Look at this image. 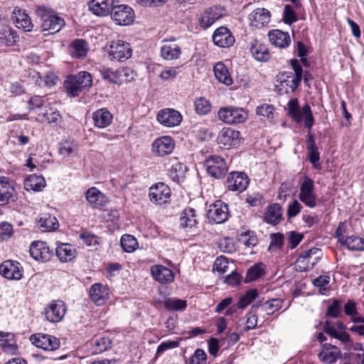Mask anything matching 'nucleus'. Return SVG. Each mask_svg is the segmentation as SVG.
I'll list each match as a JSON object with an SVG mask.
<instances>
[{"label":"nucleus","instance_id":"obj_58","mask_svg":"<svg viewBox=\"0 0 364 364\" xmlns=\"http://www.w3.org/2000/svg\"><path fill=\"white\" fill-rule=\"evenodd\" d=\"M207 355L200 348L195 350L194 354L189 359V364H205Z\"/></svg>","mask_w":364,"mask_h":364},{"label":"nucleus","instance_id":"obj_27","mask_svg":"<svg viewBox=\"0 0 364 364\" xmlns=\"http://www.w3.org/2000/svg\"><path fill=\"white\" fill-rule=\"evenodd\" d=\"M296 77H294L292 72H284L278 77L280 82V90L284 89L287 93L294 92L298 87L300 82Z\"/></svg>","mask_w":364,"mask_h":364},{"label":"nucleus","instance_id":"obj_24","mask_svg":"<svg viewBox=\"0 0 364 364\" xmlns=\"http://www.w3.org/2000/svg\"><path fill=\"white\" fill-rule=\"evenodd\" d=\"M152 277L161 284H167L173 281L174 274L173 272L161 264L154 265L151 268Z\"/></svg>","mask_w":364,"mask_h":364},{"label":"nucleus","instance_id":"obj_56","mask_svg":"<svg viewBox=\"0 0 364 364\" xmlns=\"http://www.w3.org/2000/svg\"><path fill=\"white\" fill-rule=\"evenodd\" d=\"M330 282V277L327 275H321L313 281V284L319 288V291L321 294H324L328 288L326 286Z\"/></svg>","mask_w":364,"mask_h":364},{"label":"nucleus","instance_id":"obj_41","mask_svg":"<svg viewBox=\"0 0 364 364\" xmlns=\"http://www.w3.org/2000/svg\"><path fill=\"white\" fill-rule=\"evenodd\" d=\"M40 228L43 231H53L58 228L57 218L50 214H43L38 220Z\"/></svg>","mask_w":364,"mask_h":364},{"label":"nucleus","instance_id":"obj_14","mask_svg":"<svg viewBox=\"0 0 364 364\" xmlns=\"http://www.w3.org/2000/svg\"><path fill=\"white\" fill-rule=\"evenodd\" d=\"M240 132L230 127H225L219 133L218 142L228 148L237 146L240 144Z\"/></svg>","mask_w":364,"mask_h":364},{"label":"nucleus","instance_id":"obj_48","mask_svg":"<svg viewBox=\"0 0 364 364\" xmlns=\"http://www.w3.org/2000/svg\"><path fill=\"white\" fill-rule=\"evenodd\" d=\"M264 268L262 264H255L252 266L247 272L246 282L255 281L264 274Z\"/></svg>","mask_w":364,"mask_h":364},{"label":"nucleus","instance_id":"obj_33","mask_svg":"<svg viewBox=\"0 0 364 364\" xmlns=\"http://www.w3.org/2000/svg\"><path fill=\"white\" fill-rule=\"evenodd\" d=\"M214 75L216 79L226 85H230L232 84V78L229 73L228 68L222 62L217 63L213 68Z\"/></svg>","mask_w":364,"mask_h":364},{"label":"nucleus","instance_id":"obj_23","mask_svg":"<svg viewBox=\"0 0 364 364\" xmlns=\"http://www.w3.org/2000/svg\"><path fill=\"white\" fill-rule=\"evenodd\" d=\"M46 318L52 323L60 321L65 314V308L63 302L51 303L45 309Z\"/></svg>","mask_w":364,"mask_h":364},{"label":"nucleus","instance_id":"obj_39","mask_svg":"<svg viewBox=\"0 0 364 364\" xmlns=\"http://www.w3.org/2000/svg\"><path fill=\"white\" fill-rule=\"evenodd\" d=\"M70 55L76 58L85 57L87 53V45L82 39L75 40L69 48Z\"/></svg>","mask_w":364,"mask_h":364},{"label":"nucleus","instance_id":"obj_8","mask_svg":"<svg viewBox=\"0 0 364 364\" xmlns=\"http://www.w3.org/2000/svg\"><path fill=\"white\" fill-rule=\"evenodd\" d=\"M132 50L129 43L123 40H117L112 42L109 54L112 59L124 61L132 55Z\"/></svg>","mask_w":364,"mask_h":364},{"label":"nucleus","instance_id":"obj_7","mask_svg":"<svg viewBox=\"0 0 364 364\" xmlns=\"http://www.w3.org/2000/svg\"><path fill=\"white\" fill-rule=\"evenodd\" d=\"M112 18L119 26H128L133 23L135 15L133 9L124 4L114 5L112 9Z\"/></svg>","mask_w":364,"mask_h":364},{"label":"nucleus","instance_id":"obj_51","mask_svg":"<svg viewBox=\"0 0 364 364\" xmlns=\"http://www.w3.org/2000/svg\"><path fill=\"white\" fill-rule=\"evenodd\" d=\"M257 296V291L256 289L248 290L242 296L240 297L237 304L238 309H244L249 305Z\"/></svg>","mask_w":364,"mask_h":364},{"label":"nucleus","instance_id":"obj_1","mask_svg":"<svg viewBox=\"0 0 364 364\" xmlns=\"http://www.w3.org/2000/svg\"><path fill=\"white\" fill-rule=\"evenodd\" d=\"M92 85V76L86 71L68 76L64 82L65 88L71 97L78 96L80 92L89 89Z\"/></svg>","mask_w":364,"mask_h":364},{"label":"nucleus","instance_id":"obj_9","mask_svg":"<svg viewBox=\"0 0 364 364\" xmlns=\"http://www.w3.org/2000/svg\"><path fill=\"white\" fill-rule=\"evenodd\" d=\"M250 180L248 176L242 172H231L227 178V188L231 191L242 192L248 187Z\"/></svg>","mask_w":364,"mask_h":364},{"label":"nucleus","instance_id":"obj_63","mask_svg":"<svg viewBox=\"0 0 364 364\" xmlns=\"http://www.w3.org/2000/svg\"><path fill=\"white\" fill-rule=\"evenodd\" d=\"M13 233L12 225L6 222L0 223V240H5L9 238Z\"/></svg>","mask_w":364,"mask_h":364},{"label":"nucleus","instance_id":"obj_44","mask_svg":"<svg viewBox=\"0 0 364 364\" xmlns=\"http://www.w3.org/2000/svg\"><path fill=\"white\" fill-rule=\"evenodd\" d=\"M18 38L16 31L10 28H5L0 31V43L12 46L16 42Z\"/></svg>","mask_w":364,"mask_h":364},{"label":"nucleus","instance_id":"obj_34","mask_svg":"<svg viewBox=\"0 0 364 364\" xmlns=\"http://www.w3.org/2000/svg\"><path fill=\"white\" fill-rule=\"evenodd\" d=\"M282 219V209L278 203L269 205L264 215L265 221L272 225L278 224Z\"/></svg>","mask_w":364,"mask_h":364},{"label":"nucleus","instance_id":"obj_32","mask_svg":"<svg viewBox=\"0 0 364 364\" xmlns=\"http://www.w3.org/2000/svg\"><path fill=\"white\" fill-rule=\"evenodd\" d=\"M250 51L252 56L258 61H267L270 58L268 48L257 40L251 42Z\"/></svg>","mask_w":364,"mask_h":364},{"label":"nucleus","instance_id":"obj_15","mask_svg":"<svg viewBox=\"0 0 364 364\" xmlns=\"http://www.w3.org/2000/svg\"><path fill=\"white\" fill-rule=\"evenodd\" d=\"M118 0H90L89 9L96 16H106L112 12L114 5Z\"/></svg>","mask_w":364,"mask_h":364},{"label":"nucleus","instance_id":"obj_16","mask_svg":"<svg viewBox=\"0 0 364 364\" xmlns=\"http://www.w3.org/2000/svg\"><path fill=\"white\" fill-rule=\"evenodd\" d=\"M30 255L36 261L42 262L49 261L52 257V252L48 246L42 241H36L31 243Z\"/></svg>","mask_w":364,"mask_h":364},{"label":"nucleus","instance_id":"obj_60","mask_svg":"<svg viewBox=\"0 0 364 364\" xmlns=\"http://www.w3.org/2000/svg\"><path fill=\"white\" fill-rule=\"evenodd\" d=\"M304 237L303 234L295 232V231H290L288 233V247L290 249H294L302 240Z\"/></svg>","mask_w":364,"mask_h":364},{"label":"nucleus","instance_id":"obj_13","mask_svg":"<svg viewBox=\"0 0 364 364\" xmlns=\"http://www.w3.org/2000/svg\"><path fill=\"white\" fill-rule=\"evenodd\" d=\"M175 146L171 136H164L156 139L152 144L151 151L157 156H164L172 152Z\"/></svg>","mask_w":364,"mask_h":364},{"label":"nucleus","instance_id":"obj_47","mask_svg":"<svg viewBox=\"0 0 364 364\" xmlns=\"http://www.w3.org/2000/svg\"><path fill=\"white\" fill-rule=\"evenodd\" d=\"M164 305L168 311H182L186 308L187 304L186 300L169 298L164 301Z\"/></svg>","mask_w":364,"mask_h":364},{"label":"nucleus","instance_id":"obj_10","mask_svg":"<svg viewBox=\"0 0 364 364\" xmlns=\"http://www.w3.org/2000/svg\"><path fill=\"white\" fill-rule=\"evenodd\" d=\"M208 217L215 223H225L229 218L228 205L220 200H216L210 206Z\"/></svg>","mask_w":364,"mask_h":364},{"label":"nucleus","instance_id":"obj_64","mask_svg":"<svg viewBox=\"0 0 364 364\" xmlns=\"http://www.w3.org/2000/svg\"><path fill=\"white\" fill-rule=\"evenodd\" d=\"M220 250L223 252L230 253L235 250L234 244L232 239L225 238L218 244Z\"/></svg>","mask_w":364,"mask_h":364},{"label":"nucleus","instance_id":"obj_31","mask_svg":"<svg viewBox=\"0 0 364 364\" xmlns=\"http://www.w3.org/2000/svg\"><path fill=\"white\" fill-rule=\"evenodd\" d=\"M55 254L63 262L72 261L76 257L75 248L68 243H61L55 248Z\"/></svg>","mask_w":364,"mask_h":364},{"label":"nucleus","instance_id":"obj_36","mask_svg":"<svg viewBox=\"0 0 364 364\" xmlns=\"http://www.w3.org/2000/svg\"><path fill=\"white\" fill-rule=\"evenodd\" d=\"M45 186L46 181L42 176L32 174L24 181V187L27 191H40Z\"/></svg>","mask_w":364,"mask_h":364},{"label":"nucleus","instance_id":"obj_22","mask_svg":"<svg viewBox=\"0 0 364 364\" xmlns=\"http://www.w3.org/2000/svg\"><path fill=\"white\" fill-rule=\"evenodd\" d=\"M271 14L264 8H257L249 15V20L252 26L262 27L266 26L270 21Z\"/></svg>","mask_w":364,"mask_h":364},{"label":"nucleus","instance_id":"obj_5","mask_svg":"<svg viewBox=\"0 0 364 364\" xmlns=\"http://www.w3.org/2000/svg\"><path fill=\"white\" fill-rule=\"evenodd\" d=\"M247 112L242 108L226 107L218 111V118L226 124L242 123L247 119Z\"/></svg>","mask_w":364,"mask_h":364},{"label":"nucleus","instance_id":"obj_12","mask_svg":"<svg viewBox=\"0 0 364 364\" xmlns=\"http://www.w3.org/2000/svg\"><path fill=\"white\" fill-rule=\"evenodd\" d=\"M181 113L173 109H164L159 112L157 120L160 124L167 127L178 126L182 121Z\"/></svg>","mask_w":364,"mask_h":364},{"label":"nucleus","instance_id":"obj_55","mask_svg":"<svg viewBox=\"0 0 364 364\" xmlns=\"http://www.w3.org/2000/svg\"><path fill=\"white\" fill-rule=\"evenodd\" d=\"M119 71L114 72L111 69L109 68H102L100 70V73L102 77L114 84H117L119 81Z\"/></svg>","mask_w":364,"mask_h":364},{"label":"nucleus","instance_id":"obj_3","mask_svg":"<svg viewBox=\"0 0 364 364\" xmlns=\"http://www.w3.org/2000/svg\"><path fill=\"white\" fill-rule=\"evenodd\" d=\"M289 115L296 122H300L304 119L305 127L310 131L314 125V119L310 106L306 104L301 109L299 106V101L296 98L291 99L287 104Z\"/></svg>","mask_w":364,"mask_h":364},{"label":"nucleus","instance_id":"obj_26","mask_svg":"<svg viewBox=\"0 0 364 364\" xmlns=\"http://www.w3.org/2000/svg\"><path fill=\"white\" fill-rule=\"evenodd\" d=\"M85 197L93 208H102L107 203L106 196L95 187L89 188L85 193Z\"/></svg>","mask_w":364,"mask_h":364},{"label":"nucleus","instance_id":"obj_17","mask_svg":"<svg viewBox=\"0 0 364 364\" xmlns=\"http://www.w3.org/2000/svg\"><path fill=\"white\" fill-rule=\"evenodd\" d=\"M170 194L169 187L164 183H159L150 188L149 196L151 202L161 205L167 201Z\"/></svg>","mask_w":364,"mask_h":364},{"label":"nucleus","instance_id":"obj_40","mask_svg":"<svg viewBox=\"0 0 364 364\" xmlns=\"http://www.w3.org/2000/svg\"><path fill=\"white\" fill-rule=\"evenodd\" d=\"M220 16L221 14L218 13L216 8H210L202 14L200 18V25L203 28H207L220 18Z\"/></svg>","mask_w":364,"mask_h":364},{"label":"nucleus","instance_id":"obj_57","mask_svg":"<svg viewBox=\"0 0 364 364\" xmlns=\"http://www.w3.org/2000/svg\"><path fill=\"white\" fill-rule=\"evenodd\" d=\"M292 190V184L288 181H284L278 190V198L281 200L285 201L288 196Z\"/></svg>","mask_w":364,"mask_h":364},{"label":"nucleus","instance_id":"obj_2","mask_svg":"<svg viewBox=\"0 0 364 364\" xmlns=\"http://www.w3.org/2000/svg\"><path fill=\"white\" fill-rule=\"evenodd\" d=\"M37 14L42 20V31H47L48 34H54L60 31L65 26L64 19L57 15L54 11H48L44 7H38Z\"/></svg>","mask_w":364,"mask_h":364},{"label":"nucleus","instance_id":"obj_46","mask_svg":"<svg viewBox=\"0 0 364 364\" xmlns=\"http://www.w3.org/2000/svg\"><path fill=\"white\" fill-rule=\"evenodd\" d=\"M283 300L280 299H272L261 304L262 310L267 315H271L282 307Z\"/></svg>","mask_w":364,"mask_h":364},{"label":"nucleus","instance_id":"obj_43","mask_svg":"<svg viewBox=\"0 0 364 364\" xmlns=\"http://www.w3.org/2000/svg\"><path fill=\"white\" fill-rule=\"evenodd\" d=\"M120 245L124 252L132 253L138 247V242L133 235L125 234L121 237Z\"/></svg>","mask_w":364,"mask_h":364},{"label":"nucleus","instance_id":"obj_61","mask_svg":"<svg viewBox=\"0 0 364 364\" xmlns=\"http://www.w3.org/2000/svg\"><path fill=\"white\" fill-rule=\"evenodd\" d=\"M44 117L50 124L57 126L62 120V117L58 111L52 110L51 109L48 110Z\"/></svg>","mask_w":364,"mask_h":364},{"label":"nucleus","instance_id":"obj_50","mask_svg":"<svg viewBox=\"0 0 364 364\" xmlns=\"http://www.w3.org/2000/svg\"><path fill=\"white\" fill-rule=\"evenodd\" d=\"M347 247L352 251H364V239L355 235L348 237Z\"/></svg>","mask_w":364,"mask_h":364},{"label":"nucleus","instance_id":"obj_59","mask_svg":"<svg viewBox=\"0 0 364 364\" xmlns=\"http://www.w3.org/2000/svg\"><path fill=\"white\" fill-rule=\"evenodd\" d=\"M228 268V262L226 257L220 256L218 257L213 264V271L223 274L227 272Z\"/></svg>","mask_w":364,"mask_h":364},{"label":"nucleus","instance_id":"obj_21","mask_svg":"<svg viewBox=\"0 0 364 364\" xmlns=\"http://www.w3.org/2000/svg\"><path fill=\"white\" fill-rule=\"evenodd\" d=\"M12 19L16 26L27 32L31 31L33 27L31 18L24 10L16 7L12 12Z\"/></svg>","mask_w":364,"mask_h":364},{"label":"nucleus","instance_id":"obj_30","mask_svg":"<svg viewBox=\"0 0 364 364\" xmlns=\"http://www.w3.org/2000/svg\"><path fill=\"white\" fill-rule=\"evenodd\" d=\"M340 354L341 351L336 346L326 343L323 345V349L318 354V358L323 363L330 364L334 363L339 358Z\"/></svg>","mask_w":364,"mask_h":364},{"label":"nucleus","instance_id":"obj_20","mask_svg":"<svg viewBox=\"0 0 364 364\" xmlns=\"http://www.w3.org/2000/svg\"><path fill=\"white\" fill-rule=\"evenodd\" d=\"M17 262L6 260L0 264V274L9 279L19 280L22 277V273Z\"/></svg>","mask_w":364,"mask_h":364},{"label":"nucleus","instance_id":"obj_53","mask_svg":"<svg viewBox=\"0 0 364 364\" xmlns=\"http://www.w3.org/2000/svg\"><path fill=\"white\" fill-rule=\"evenodd\" d=\"M341 301L338 299H333L327 309L326 316L331 318H338L341 315Z\"/></svg>","mask_w":364,"mask_h":364},{"label":"nucleus","instance_id":"obj_37","mask_svg":"<svg viewBox=\"0 0 364 364\" xmlns=\"http://www.w3.org/2000/svg\"><path fill=\"white\" fill-rule=\"evenodd\" d=\"M198 223L196 211L193 208H187L181 213L180 225L183 228H192Z\"/></svg>","mask_w":364,"mask_h":364},{"label":"nucleus","instance_id":"obj_11","mask_svg":"<svg viewBox=\"0 0 364 364\" xmlns=\"http://www.w3.org/2000/svg\"><path fill=\"white\" fill-rule=\"evenodd\" d=\"M30 341L37 348H41L46 350H55L60 346L58 338L44 333L33 334L31 336Z\"/></svg>","mask_w":364,"mask_h":364},{"label":"nucleus","instance_id":"obj_19","mask_svg":"<svg viewBox=\"0 0 364 364\" xmlns=\"http://www.w3.org/2000/svg\"><path fill=\"white\" fill-rule=\"evenodd\" d=\"M336 326L341 331H337L333 326L331 325L328 321H326L323 324V331L330 336L335 338L343 344H348L350 342V335L344 331V326L342 322L338 321Z\"/></svg>","mask_w":364,"mask_h":364},{"label":"nucleus","instance_id":"obj_29","mask_svg":"<svg viewBox=\"0 0 364 364\" xmlns=\"http://www.w3.org/2000/svg\"><path fill=\"white\" fill-rule=\"evenodd\" d=\"M111 112L106 108H102L92 113V119L95 127L98 128L107 127L112 121Z\"/></svg>","mask_w":364,"mask_h":364},{"label":"nucleus","instance_id":"obj_35","mask_svg":"<svg viewBox=\"0 0 364 364\" xmlns=\"http://www.w3.org/2000/svg\"><path fill=\"white\" fill-rule=\"evenodd\" d=\"M307 152L309 161L314 165L315 168L319 166L318 161L320 160V154L318 150V147L315 144L314 136L311 134L307 136Z\"/></svg>","mask_w":364,"mask_h":364},{"label":"nucleus","instance_id":"obj_25","mask_svg":"<svg viewBox=\"0 0 364 364\" xmlns=\"http://www.w3.org/2000/svg\"><path fill=\"white\" fill-rule=\"evenodd\" d=\"M109 293L106 287L97 283L92 285L90 289V297L97 305H103L108 299Z\"/></svg>","mask_w":364,"mask_h":364},{"label":"nucleus","instance_id":"obj_6","mask_svg":"<svg viewBox=\"0 0 364 364\" xmlns=\"http://www.w3.org/2000/svg\"><path fill=\"white\" fill-rule=\"evenodd\" d=\"M207 173L213 178H220L228 172V166L223 158L213 155L208 156L204 163Z\"/></svg>","mask_w":364,"mask_h":364},{"label":"nucleus","instance_id":"obj_28","mask_svg":"<svg viewBox=\"0 0 364 364\" xmlns=\"http://www.w3.org/2000/svg\"><path fill=\"white\" fill-rule=\"evenodd\" d=\"M269 38L271 43L276 47L281 48H287L289 46L291 38L287 32L280 30H273L269 32Z\"/></svg>","mask_w":364,"mask_h":364},{"label":"nucleus","instance_id":"obj_18","mask_svg":"<svg viewBox=\"0 0 364 364\" xmlns=\"http://www.w3.org/2000/svg\"><path fill=\"white\" fill-rule=\"evenodd\" d=\"M213 41L218 47L228 48L233 45L235 38L227 27L221 26L215 31Z\"/></svg>","mask_w":364,"mask_h":364},{"label":"nucleus","instance_id":"obj_49","mask_svg":"<svg viewBox=\"0 0 364 364\" xmlns=\"http://www.w3.org/2000/svg\"><path fill=\"white\" fill-rule=\"evenodd\" d=\"M195 110L200 115H205L210 111V103L204 97L197 98L194 102Z\"/></svg>","mask_w":364,"mask_h":364},{"label":"nucleus","instance_id":"obj_54","mask_svg":"<svg viewBox=\"0 0 364 364\" xmlns=\"http://www.w3.org/2000/svg\"><path fill=\"white\" fill-rule=\"evenodd\" d=\"M298 20L297 15L293 7L289 4L284 6L283 12V21L286 24L291 25L292 23Z\"/></svg>","mask_w":364,"mask_h":364},{"label":"nucleus","instance_id":"obj_45","mask_svg":"<svg viewBox=\"0 0 364 364\" xmlns=\"http://www.w3.org/2000/svg\"><path fill=\"white\" fill-rule=\"evenodd\" d=\"M12 196L11 188L6 177H0V203H7Z\"/></svg>","mask_w":364,"mask_h":364},{"label":"nucleus","instance_id":"obj_42","mask_svg":"<svg viewBox=\"0 0 364 364\" xmlns=\"http://www.w3.org/2000/svg\"><path fill=\"white\" fill-rule=\"evenodd\" d=\"M172 164L170 169V175L174 181H179V180L183 177L184 173L186 171V166L178 161L176 159L171 160Z\"/></svg>","mask_w":364,"mask_h":364},{"label":"nucleus","instance_id":"obj_38","mask_svg":"<svg viewBox=\"0 0 364 364\" xmlns=\"http://www.w3.org/2000/svg\"><path fill=\"white\" fill-rule=\"evenodd\" d=\"M181 53L180 47L173 43H166L161 48V56L166 60L177 59Z\"/></svg>","mask_w":364,"mask_h":364},{"label":"nucleus","instance_id":"obj_62","mask_svg":"<svg viewBox=\"0 0 364 364\" xmlns=\"http://www.w3.org/2000/svg\"><path fill=\"white\" fill-rule=\"evenodd\" d=\"M270 240L269 249H279L284 244V235L280 232L271 234Z\"/></svg>","mask_w":364,"mask_h":364},{"label":"nucleus","instance_id":"obj_52","mask_svg":"<svg viewBox=\"0 0 364 364\" xmlns=\"http://www.w3.org/2000/svg\"><path fill=\"white\" fill-rule=\"evenodd\" d=\"M274 110L273 105L263 104L257 107L256 112L257 115L270 121L274 118Z\"/></svg>","mask_w":364,"mask_h":364},{"label":"nucleus","instance_id":"obj_4","mask_svg":"<svg viewBox=\"0 0 364 364\" xmlns=\"http://www.w3.org/2000/svg\"><path fill=\"white\" fill-rule=\"evenodd\" d=\"M314 189V181L309 176H304L299 187V199L310 208H314L317 205V196Z\"/></svg>","mask_w":364,"mask_h":364}]
</instances>
